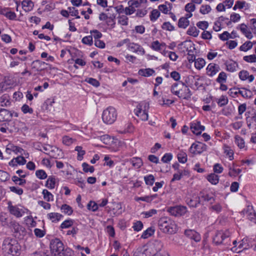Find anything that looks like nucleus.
Returning <instances> with one entry per match:
<instances>
[{
  "instance_id": "1",
  "label": "nucleus",
  "mask_w": 256,
  "mask_h": 256,
  "mask_svg": "<svg viewBox=\"0 0 256 256\" xmlns=\"http://www.w3.org/2000/svg\"><path fill=\"white\" fill-rule=\"evenodd\" d=\"M170 92L179 98L188 100L192 94L188 86L182 82H175L170 87Z\"/></svg>"
},
{
  "instance_id": "2",
  "label": "nucleus",
  "mask_w": 256,
  "mask_h": 256,
  "mask_svg": "<svg viewBox=\"0 0 256 256\" xmlns=\"http://www.w3.org/2000/svg\"><path fill=\"white\" fill-rule=\"evenodd\" d=\"M2 250L6 254L17 256L20 254V246L16 240L7 238L3 241Z\"/></svg>"
},
{
  "instance_id": "3",
  "label": "nucleus",
  "mask_w": 256,
  "mask_h": 256,
  "mask_svg": "<svg viewBox=\"0 0 256 256\" xmlns=\"http://www.w3.org/2000/svg\"><path fill=\"white\" fill-rule=\"evenodd\" d=\"M50 248L53 256H71V250L64 248L63 243L58 238L51 240Z\"/></svg>"
},
{
  "instance_id": "4",
  "label": "nucleus",
  "mask_w": 256,
  "mask_h": 256,
  "mask_svg": "<svg viewBox=\"0 0 256 256\" xmlns=\"http://www.w3.org/2000/svg\"><path fill=\"white\" fill-rule=\"evenodd\" d=\"M159 228L164 232L172 234L176 231L174 222L168 217H162L158 222Z\"/></svg>"
},
{
  "instance_id": "5",
  "label": "nucleus",
  "mask_w": 256,
  "mask_h": 256,
  "mask_svg": "<svg viewBox=\"0 0 256 256\" xmlns=\"http://www.w3.org/2000/svg\"><path fill=\"white\" fill-rule=\"evenodd\" d=\"M230 232L228 230H217L213 236V242L216 245L224 244L230 245Z\"/></svg>"
},
{
  "instance_id": "6",
  "label": "nucleus",
  "mask_w": 256,
  "mask_h": 256,
  "mask_svg": "<svg viewBox=\"0 0 256 256\" xmlns=\"http://www.w3.org/2000/svg\"><path fill=\"white\" fill-rule=\"evenodd\" d=\"M117 113L116 109L112 106L104 110L102 119L104 122L107 124H112L116 120Z\"/></svg>"
},
{
  "instance_id": "7",
  "label": "nucleus",
  "mask_w": 256,
  "mask_h": 256,
  "mask_svg": "<svg viewBox=\"0 0 256 256\" xmlns=\"http://www.w3.org/2000/svg\"><path fill=\"white\" fill-rule=\"evenodd\" d=\"M167 212L172 216L180 217L184 216L187 212L188 209L186 206L178 205L168 208Z\"/></svg>"
},
{
  "instance_id": "8",
  "label": "nucleus",
  "mask_w": 256,
  "mask_h": 256,
  "mask_svg": "<svg viewBox=\"0 0 256 256\" xmlns=\"http://www.w3.org/2000/svg\"><path fill=\"white\" fill-rule=\"evenodd\" d=\"M179 50L184 52H188V54L193 53L196 50L194 44L190 40L184 41L178 45Z\"/></svg>"
},
{
  "instance_id": "9",
  "label": "nucleus",
  "mask_w": 256,
  "mask_h": 256,
  "mask_svg": "<svg viewBox=\"0 0 256 256\" xmlns=\"http://www.w3.org/2000/svg\"><path fill=\"white\" fill-rule=\"evenodd\" d=\"M242 89H244L246 90L244 93L242 91L240 90L239 88H236L230 89L229 90L228 93L232 97H234V95L236 96L238 94H241L242 97L245 98H250L252 97V94L250 90L246 88H242Z\"/></svg>"
},
{
  "instance_id": "10",
  "label": "nucleus",
  "mask_w": 256,
  "mask_h": 256,
  "mask_svg": "<svg viewBox=\"0 0 256 256\" xmlns=\"http://www.w3.org/2000/svg\"><path fill=\"white\" fill-rule=\"evenodd\" d=\"M148 108V104L144 103V110L142 108V106L139 105L138 106V110L136 111V114L142 120L146 121L148 120V114L146 109Z\"/></svg>"
},
{
  "instance_id": "11",
  "label": "nucleus",
  "mask_w": 256,
  "mask_h": 256,
  "mask_svg": "<svg viewBox=\"0 0 256 256\" xmlns=\"http://www.w3.org/2000/svg\"><path fill=\"white\" fill-rule=\"evenodd\" d=\"M242 212L251 222L256 224V212L252 206H248Z\"/></svg>"
},
{
  "instance_id": "12",
  "label": "nucleus",
  "mask_w": 256,
  "mask_h": 256,
  "mask_svg": "<svg viewBox=\"0 0 256 256\" xmlns=\"http://www.w3.org/2000/svg\"><path fill=\"white\" fill-rule=\"evenodd\" d=\"M8 208L10 214L14 216L16 218L22 217L24 213L22 210L20 209L17 206H12V202L10 201L8 202Z\"/></svg>"
},
{
  "instance_id": "13",
  "label": "nucleus",
  "mask_w": 256,
  "mask_h": 256,
  "mask_svg": "<svg viewBox=\"0 0 256 256\" xmlns=\"http://www.w3.org/2000/svg\"><path fill=\"white\" fill-rule=\"evenodd\" d=\"M186 202L187 204L192 208H197L200 203V194H193L191 198H187Z\"/></svg>"
},
{
  "instance_id": "14",
  "label": "nucleus",
  "mask_w": 256,
  "mask_h": 256,
  "mask_svg": "<svg viewBox=\"0 0 256 256\" xmlns=\"http://www.w3.org/2000/svg\"><path fill=\"white\" fill-rule=\"evenodd\" d=\"M206 145L202 142L192 144L190 148V151L192 153L200 154L205 150Z\"/></svg>"
},
{
  "instance_id": "15",
  "label": "nucleus",
  "mask_w": 256,
  "mask_h": 256,
  "mask_svg": "<svg viewBox=\"0 0 256 256\" xmlns=\"http://www.w3.org/2000/svg\"><path fill=\"white\" fill-rule=\"evenodd\" d=\"M220 70V67L218 64L210 63L206 68L207 74L210 76H213Z\"/></svg>"
},
{
  "instance_id": "16",
  "label": "nucleus",
  "mask_w": 256,
  "mask_h": 256,
  "mask_svg": "<svg viewBox=\"0 0 256 256\" xmlns=\"http://www.w3.org/2000/svg\"><path fill=\"white\" fill-rule=\"evenodd\" d=\"M190 129L194 134L199 135L204 130V126H202L200 122H197L191 124Z\"/></svg>"
},
{
  "instance_id": "17",
  "label": "nucleus",
  "mask_w": 256,
  "mask_h": 256,
  "mask_svg": "<svg viewBox=\"0 0 256 256\" xmlns=\"http://www.w3.org/2000/svg\"><path fill=\"white\" fill-rule=\"evenodd\" d=\"M184 234L186 236L192 240H194L196 242H200L201 240L200 234L194 230H186L184 232Z\"/></svg>"
},
{
  "instance_id": "18",
  "label": "nucleus",
  "mask_w": 256,
  "mask_h": 256,
  "mask_svg": "<svg viewBox=\"0 0 256 256\" xmlns=\"http://www.w3.org/2000/svg\"><path fill=\"white\" fill-rule=\"evenodd\" d=\"M46 64L44 62H42L40 60H35L31 64L32 70L34 72H40L43 70L44 68L42 66Z\"/></svg>"
},
{
  "instance_id": "19",
  "label": "nucleus",
  "mask_w": 256,
  "mask_h": 256,
  "mask_svg": "<svg viewBox=\"0 0 256 256\" xmlns=\"http://www.w3.org/2000/svg\"><path fill=\"white\" fill-rule=\"evenodd\" d=\"M128 48L134 52H139L141 55H144L145 54L144 48L138 44L130 43Z\"/></svg>"
},
{
  "instance_id": "20",
  "label": "nucleus",
  "mask_w": 256,
  "mask_h": 256,
  "mask_svg": "<svg viewBox=\"0 0 256 256\" xmlns=\"http://www.w3.org/2000/svg\"><path fill=\"white\" fill-rule=\"evenodd\" d=\"M226 66V70L230 72H234L236 70V68L238 66V64L236 62L232 60L226 61L225 62Z\"/></svg>"
},
{
  "instance_id": "21",
  "label": "nucleus",
  "mask_w": 256,
  "mask_h": 256,
  "mask_svg": "<svg viewBox=\"0 0 256 256\" xmlns=\"http://www.w3.org/2000/svg\"><path fill=\"white\" fill-rule=\"evenodd\" d=\"M0 116L3 120H8L12 117V114L6 109L0 108Z\"/></svg>"
},
{
  "instance_id": "22",
  "label": "nucleus",
  "mask_w": 256,
  "mask_h": 256,
  "mask_svg": "<svg viewBox=\"0 0 256 256\" xmlns=\"http://www.w3.org/2000/svg\"><path fill=\"white\" fill-rule=\"evenodd\" d=\"M22 8L26 12L31 11L34 6V2L30 0H24L22 2Z\"/></svg>"
},
{
  "instance_id": "23",
  "label": "nucleus",
  "mask_w": 256,
  "mask_h": 256,
  "mask_svg": "<svg viewBox=\"0 0 256 256\" xmlns=\"http://www.w3.org/2000/svg\"><path fill=\"white\" fill-rule=\"evenodd\" d=\"M47 217L52 222H58L63 217L62 215L57 212H50L47 214Z\"/></svg>"
},
{
  "instance_id": "24",
  "label": "nucleus",
  "mask_w": 256,
  "mask_h": 256,
  "mask_svg": "<svg viewBox=\"0 0 256 256\" xmlns=\"http://www.w3.org/2000/svg\"><path fill=\"white\" fill-rule=\"evenodd\" d=\"M154 72H155L153 69L148 68L140 70L138 72V74L140 76L145 77H148L150 76H152Z\"/></svg>"
},
{
  "instance_id": "25",
  "label": "nucleus",
  "mask_w": 256,
  "mask_h": 256,
  "mask_svg": "<svg viewBox=\"0 0 256 256\" xmlns=\"http://www.w3.org/2000/svg\"><path fill=\"white\" fill-rule=\"evenodd\" d=\"M199 194L200 198H202L204 201L210 202V204H212L215 200L214 198L208 194H206L203 192H200Z\"/></svg>"
},
{
  "instance_id": "26",
  "label": "nucleus",
  "mask_w": 256,
  "mask_h": 256,
  "mask_svg": "<svg viewBox=\"0 0 256 256\" xmlns=\"http://www.w3.org/2000/svg\"><path fill=\"white\" fill-rule=\"evenodd\" d=\"M208 180L212 184H216L219 182V176L214 173L210 174L207 176Z\"/></svg>"
},
{
  "instance_id": "27",
  "label": "nucleus",
  "mask_w": 256,
  "mask_h": 256,
  "mask_svg": "<svg viewBox=\"0 0 256 256\" xmlns=\"http://www.w3.org/2000/svg\"><path fill=\"white\" fill-rule=\"evenodd\" d=\"M240 30L241 32L245 35V36L248 39H251L252 38V32L248 30L247 26L246 24H242L240 25Z\"/></svg>"
},
{
  "instance_id": "28",
  "label": "nucleus",
  "mask_w": 256,
  "mask_h": 256,
  "mask_svg": "<svg viewBox=\"0 0 256 256\" xmlns=\"http://www.w3.org/2000/svg\"><path fill=\"white\" fill-rule=\"evenodd\" d=\"M56 184V178L53 176H49L46 183V186L50 189L54 188Z\"/></svg>"
},
{
  "instance_id": "29",
  "label": "nucleus",
  "mask_w": 256,
  "mask_h": 256,
  "mask_svg": "<svg viewBox=\"0 0 256 256\" xmlns=\"http://www.w3.org/2000/svg\"><path fill=\"white\" fill-rule=\"evenodd\" d=\"M165 43H160L158 40H156L152 42V48L154 50L159 51L162 49V48L166 46Z\"/></svg>"
},
{
  "instance_id": "30",
  "label": "nucleus",
  "mask_w": 256,
  "mask_h": 256,
  "mask_svg": "<svg viewBox=\"0 0 256 256\" xmlns=\"http://www.w3.org/2000/svg\"><path fill=\"white\" fill-rule=\"evenodd\" d=\"M235 142L238 146L242 149L245 147V142L244 140L238 135L234 136Z\"/></svg>"
},
{
  "instance_id": "31",
  "label": "nucleus",
  "mask_w": 256,
  "mask_h": 256,
  "mask_svg": "<svg viewBox=\"0 0 256 256\" xmlns=\"http://www.w3.org/2000/svg\"><path fill=\"white\" fill-rule=\"evenodd\" d=\"M190 24V22L186 18H180L178 22V26L180 28H186Z\"/></svg>"
},
{
  "instance_id": "32",
  "label": "nucleus",
  "mask_w": 256,
  "mask_h": 256,
  "mask_svg": "<svg viewBox=\"0 0 256 256\" xmlns=\"http://www.w3.org/2000/svg\"><path fill=\"white\" fill-rule=\"evenodd\" d=\"M154 231L155 230L153 228H148L143 232L141 237L143 238H147L154 234Z\"/></svg>"
},
{
  "instance_id": "33",
  "label": "nucleus",
  "mask_w": 256,
  "mask_h": 256,
  "mask_svg": "<svg viewBox=\"0 0 256 256\" xmlns=\"http://www.w3.org/2000/svg\"><path fill=\"white\" fill-rule=\"evenodd\" d=\"M206 64L205 60L202 58H198L194 62V66L196 69H202Z\"/></svg>"
},
{
  "instance_id": "34",
  "label": "nucleus",
  "mask_w": 256,
  "mask_h": 256,
  "mask_svg": "<svg viewBox=\"0 0 256 256\" xmlns=\"http://www.w3.org/2000/svg\"><path fill=\"white\" fill-rule=\"evenodd\" d=\"M61 210H62V212L65 214H66L68 216L71 215L73 212V210L72 208L70 206L66 204H64L61 206Z\"/></svg>"
},
{
  "instance_id": "35",
  "label": "nucleus",
  "mask_w": 256,
  "mask_h": 256,
  "mask_svg": "<svg viewBox=\"0 0 256 256\" xmlns=\"http://www.w3.org/2000/svg\"><path fill=\"white\" fill-rule=\"evenodd\" d=\"M42 194L44 196V198L48 202L52 201L54 200V196L47 190H44Z\"/></svg>"
},
{
  "instance_id": "36",
  "label": "nucleus",
  "mask_w": 256,
  "mask_h": 256,
  "mask_svg": "<svg viewBox=\"0 0 256 256\" xmlns=\"http://www.w3.org/2000/svg\"><path fill=\"white\" fill-rule=\"evenodd\" d=\"M226 78L227 76L226 73L224 72H222L219 74L216 81L220 84L224 83L226 82Z\"/></svg>"
},
{
  "instance_id": "37",
  "label": "nucleus",
  "mask_w": 256,
  "mask_h": 256,
  "mask_svg": "<svg viewBox=\"0 0 256 256\" xmlns=\"http://www.w3.org/2000/svg\"><path fill=\"white\" fill-rule=\"evenodd\" d=\"M82 147L80 146H77L75 148V150L78 152L77 159L78 160H82L84 155L86 154L85 150H82Z\"/></svg>"
},
{
  "instance_id": "38",
  "label": "nucleus",
  "mask_w": 256,
  "mask_h": 256,
  "mask_svg": "<svg viewBox=\"0 0 256 256\" xmlns=\"http://www.w3.org/2000/svg\"><path fill=\"white\" fill-rule=\"evenodd\" d=\"M9 150L14 152L16 154L18 153L22 154V152L24 151L22 148L14 145H9V147L6 148V150L8 151Z\"/></svg>"
},
{
  "instance_id": "39",
  "label": "nucleus",
  "mask_w": 256,
  "mask_h": 256,
  "mask_svg": "<svg viewBox=\"0 0 256 256\" xmlns=\"http://www.w3.org/2000/svg\"><path fill=\"white\" fill-rule=\"evenodd\" d=\"M178 159L179 162L184 164L187 162V154L184 152H180L178 154Z\"/></svg>"
},
{
  "instance_id": "40",
  "label": "nucleus",
  "mask_w": 256,
  "mask_h": 256,
  "mask_svg": "<svg viewBox=\"0 0 256 256\" xmlns=\"http://www.w3.org/2000/svg\"><path fill=\"white\" fill-rule=\"evenodd\" d=\"M228 97L226 96H222L218 100L217 103L218 106L222 107L228 104Z\"/></svg>"
},
{
  "instance_id": "41",
  "label": "nucleus",
  "mask_w": 256,
  "mask_h": 256,
  "mask_svg": "<svg viewBox=\"0 0 256 256\" xmlns=\"http://www.w3.org/2000/svg\"><path fill=\"white\" fill-rule=\"evenodd\" d=\"M144 180L147 185L152 186L154 182L155 178L152 174H149L144 177Z\"/></svg>"
},
{
  "instance_id": "42",
  "label": "nucleus",
  "mask_w": 256,
  "mask_h": 256,
  "mask_svg": "<svg viewBox=\"0 0 256 256\" xmlns=\"http://www.w3.org/2000/svg\"><path fill=\"white\" fill-rule=\"evenodd\" d=\"M252 43L250 41H248L240 46V50L241 51L246 52L252 48Z\"/></svg>"
},
{
  "instance_id": "43",
  "label": "nucleus",
  "mask_w": 256,
  "mask_h": 256,
  "mask_svg": "<svg viewBox=\"0 0 256 256\" xmlns=\"http://www.w3.org/2000/svg\"><path fill=\"white\" fill-rule=\"evenodd\" d=\"M132 164L134 166L140 168L142 165V162L139 158H134L132 160Z\"/></svg>"
},
{
  "instance_id": "44",
  "label": "nucleus",
  "mask_w": 256,
  "mask_h": 256,
  "mask_svg": "<svg viewBox=\"0 0 256 256\" xmlns=\"http://www.w3.org/2000/svg\"><path fill=\"white\" fill-rule=\"evenodd\" d=\"M12 180L16 184L20 186H24L26 183V180L22 179L21 178H18L17 176H13L12 177Z\"/></svg>"
},
{
  "instance_id": "45",
  "label": "nucleus",
  "mask_w": 256,
  "mask_h": 256,
  "mask_svg": "<svg viewBox=\"0 0 256 256\" xmlns=\"http://www.w3.org/2000/svg\"><path fill=\"white\" fill-rule=\"evenodd\" d=\"M160 16V12L158 10H153L150 13V20L152 22L156 21Z\"/></svg>"
},
{
  "instance_id": "46",
  "label": "nucleus",
  "mask_w": 256,
  "mask_h": 256,
  "mask_svg": "<svg viewBox=\"0 0 256 256\" xmlns=\"http://www.w3.org/2000/svg\"><path fill=\"white\" fill-rule=\"evenodd\" d=\"M198 32L199 31L195 26L190 27L187 31L188 34L194 37H196L198 35Z\"/></svg>"
},
{
  "instance_id": "47",
  "label": "nucleus",
  "mask_w": 256,
  "mask_h": 256,
  "mask_svg": "<svg viewBox=\"0 0 256 256\" xmlns=\"http://www.w3.org/2000/svg\"><path fill=\"white\" fill-rule=\"evenodd\" d=\"M74 222V220H66L63 222H62L60 227L62 229L70 228L71 226H72Z\"/></svg>"
},
{
  "instance_id": "48",
  "label": "nucleus",
  "mask_w": 256,
  "mask_h": 256,
  "mask_svg": "<svg viewBox=\"0 0 256 256\" xmlns=\"http://www.w3.org/2000/svg\"><path fill=\"white\" fill-rule=\"evenodd\" d=\"M36 176L40 180H44L47 178L46 172L42 170H37L36 172Z\"/></svg>"
},
{
  "instance_id": "49",
  "label": "nucleus",
  "mask_w": 256,
  "mask_h": 256,
  "mask_svg": "<svg viewBox=\"0 0 256 256\" xmlns=\"http://www.w3.org/2000/svg\"><path fill=\"white\" fill-rule=\"evenodd\" d=\"M82 167L83 168V170L85 172H90V173H92L94 170V168L93 166H90L86 162H84L82 164Z\"/></svg>"
},
{
  "instance_id": "50",
  "label": "nucleus",
  "mask_w": 256,
  "mask_h": 256,
  "mask_svg": "<svg viewBox=\"0 0 256 256\" xmlns=\"http://www.w3.org/2000/svg\"><path fill=\"white\" fill-rule=\"evenodd\" d=\"M10 174L7 172L0 170V181L6 182L10 178Z\"/></svg>"
},
{
  "instance_id": "51",
  "label": "nucleus",
  "mask_w": 256,
  "mask_h": 256,
  "mask_svg": "<svg viewBox=\"0 0 256 256\" xmlns=\"http://www.w3.org/2000/svg\"><path fill=\"white\" fill-rule=\"evenodd\" d=\"M88 208L93 212L96 211L98 208V204L94 201H90L87 205Z\"/></svg>"
},
{
  "instance_id": "52",
  "label": "nucleus",
  "mask_w": 256,
  "mask_h": 256,
  "mask_svg": "<svg viewBox=\"0 0 256 256\" xmlns=\"http://www.w3.org/2000/svg\"><path fill=\"white\" fill-rule=\"evenodd\" d=\"M86 82L92 84L95 87H98L100 86V82L95 78H88L86 80Z\"/></svg>"
},
{
  "instance_id": "53",
  "label": "nucleus",
  "mask_w": 256,
  "mask_h": 256,
  "mask_svg": "<svg viewBox=\"0 0 256 256\" xmlns=\"http://www.w3.org/2000/svg\"><path fill=\"white\" fill-rule=\"evenodd\" d=\"M143 228V224L141 221H136L134 223L132 228L136 232L140 230Z\"/></svg>"
},
{
  "instance_id": "54",
  "label": "nucleus",
  "mask_w": 256,
  "mask_h": 256,
  "mask_svg": "<svg viewBox=\"0 0 256 256\" xmlns=\"http://www.w3.org/2000/svg\"><path fill=\"white\" fill-rule=\"evenodd\" d=\"M82 42L84 44H88L89 46H92V36H84L82 39Z\"/></svg>"
},
{
  "instance_id": "55",
  "label": "nucleus",
  "mask_w": 256,
  "mask_h": 256,
  "mask_svg": "<svg viewBox=\"0 0 256 256\" xmlns=\"http://www.w3.org/2000/svg\"><path fill=\"white\" fill-rule=\"evenodd\" d=\"M243 58L244 61L248 62H256V56L254 54L244 56Z\"/></svg>"
},
{
  "instance_id": "56",
  "label": "nucleus",
  "mask_w": 256,
  "mask_h": 256,
  "mask_svg": "<svg viewBox=\"0 0 256 256\" xmlns=\"http://www.w3.org/2000/svg\"><path fill=\"white\" fill-rule=\"evenodd\" d=\"M172 158V155L170 153H166L162 158V161L164 163H168Z\"/></svg>"
},
{
  "instance_id": "57",
  "label": "nucleus",
  "mask_w": 256,
  "mask_h": 256,
  "mask_svg": "<svg viewBox=\"0 0 256 256\" xmlns=\"http://www.w3.org/2000/svg\"><path fill=\"white\" fill-rule=\"evenodd\" d=\"M211 10L209 5H202L200 8V12L203 14H208Z\"/></svg>"
},
{
  "instance_id": "58",
  "label": "nucleus",
  "mask_w": 256,
  "mask_h": 256,
  "mask_svg": "<svg viewBox=\"0 0 256 256\" xmlns=\"http://www.w3.org/2000/svg\"><path fill=\"white\" fill-rule=\"evenodd\" d=\"M10 190L12 192L20 196L22 195L24 192L23 190L18 187L10 186Z\"/></svg>"
},
{
  "instance_id": "59",
  "label": "nucleus",
  "mask_w": 256,
  "mask_h": 256,
  "mask_svg": "<svg viewBox=\"0 0 256 256\" xmlns=\"http://www.w3.org/2000/svg\"><path fill=\"white\" fill-rule=\"evenodd\" d=\"M248 74V72L245 70H241L238 74L239 78L242 80H247Z\"/></svg>"
},
{
  "instance_id": "60",
  "label": "nucleus",
  "mask_w": 256,
  "mask_h": 256,
  "mask_svg": "<svg viewBox=\"0 0 256 256\" xmlns=\"http://www.w3.org/2000/svg\"><path fill=\"white\" fill-rule=\"evenodd\" d=\"M162 28L168 31H172L174 30V27L169 22H164L162 26Z\"/></svg>"
},
{
  "instance_id": "61",
  "label": "nucleus",
  "mask_w": 256,
  "mask_h": 256,
  "mask_svg": "<svg viewBox=\"0 0 256 256\" xmlns=\"http://www.w3.org/2000/svg\"><path fill=\"white\" fill-rule=\"evenodd\" d=\"M196 9V6L195 5L192 3H188L186 4L185 6V10L187 12H194Z\"/></svg>"
},
{
  "instance_id": "62",
  "label": "nucleus",
  "mask_w": 256,
  "mask_h": 256,
  "mask_svg": "<svg viewBox=\"0 0 256 256\" xmlns=\"http://www.w3.org/2000/svg\"><path fill=\"white\" fill-rule=\"evenodd\" d=\"M128 18L126 16H122L118 17V23L122 26L128 25Z\"/></svg>"
},
{
  "instance_id": "63",
  "label": "nucleus",
  "mask_w": 256,
  "mask_h": 256,
  "mask_svg": "<svg viewBox=\"0 0 256 256\" xmlns=\"http://www.w3.org/2000/svg\"><path fill=\"white\" fill-rule=\"evenodd\" d=\"M197 26L202 30H204L205 29H206L208 26V24L206 21H201L199 22L196 24Z\"/></svg>"
},
{
  "instance_id": "64",
  "label": "nucleus",
  "mask_w": 256,
  "mask_h": 256,
  "mask_svg": "<svg viewBox=\"0 0 256 256\" xmlns=\"http://www.w3.org/2000/svg\"><path fill=\"white\" fill-rule=\"evenodd\" d=\"M220 38L222 40H226L229 38H232L230 34L226 31L219 35Z\"/></svg>"
}]
</instances>
